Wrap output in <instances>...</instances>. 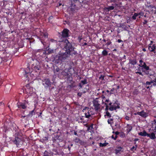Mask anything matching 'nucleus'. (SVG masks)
<instances>
[{
	"instance_id": "54",
	"label": "nucleus",
	"mask_w": 156,
	"mask_h": 156,
	"mask_svg": "<svg viewBox=\"0 0 156 156\" xmlns=\"http://www.w3.org/2000/svg\"><path fill=\"white\" fill-rule=\"evenodd\" d=\"M142 50L143 51H146V49L145 48H143V49H142Z\"/></svg>"
},
{
	"instance_id": "30",
	"label": "nucleus",
	"mask_w": 156,
	"mask_h": 156,
	"mask_svg": "<svg viewBox=\"0 0 156 156\" xmlns=\"http://www.w3.org/2000/svg\"><path fill=\"white\" fill-rule=\"evenodd\" d=\"M81 83L83 85L86 84L87 83V80L86 79H84L83 80L81 81Z\"/></svg>"
},
{
	"instance_id": "11",
	"label": "nucleus",
	"mask_w": 156,
	"mask_h": 156,
	"mask_svg": "<svg viewBox=\"0 0 156 156\" xmlns=\"http://www.w3.org/2000/svg\"><path fill=\"white\" fill-rule=\"evenodd\" d=\"M101 101L102 103H105V105H108V104L109 105H112V103L110 102L109 100L108 99H106L105 97L103 98V99H102Z\"/></svg>"
},
{
	"instance_id": "28",
	"label": "nucleus",
	"mask_w": 156,
	"mask_h": 156,
	"mask_svg": "<svg viewBox=\"0 0 156 156\" xmlns=\"http://www.w3.org/2000/svg\"><path fill=\"white\" fill-rule=\"evenodd\" d=\"M102 53L103 55L106 56L108 54V52L106 50H104L102 51Z\"/></svg>"
},
{
	"instance_id": "31",
	"label": "nucleus",
	"mask_w": 156,
	"mask_h": 156,
	"mask_svg": "<svg viewBox=\"0 0 156 156\" xmlns=\"http://www.w3.org/2000/svg\"><path fill=\"white\" fill-rule=\"evenodd\" d=\"M140 64L139 65V66H140V67H141L142 66V65H143V64L144 65V63H146L145 62H144L143 61L140 60Z\"/></svg>"
},
{
	"instance_id": "47",
	"label": "nucleus",
	"mask_w": 156,
	"mask_h": 156,
	"mask_svg": "<svg viewBox=\"0 0 156 156\" xmlns=\"http://www.w3.org/2000/svg\"><path fill=\"white\" fill-rule=\"evenodd\" d=\"M117 41L119 43H120L121 42H122V41L120 39H118Z\"/></svg>"
},
{
	"instance_id": "3",
	"label": "nucleus",
	"mask_w": 156,
	"mask_h": 156,
	"mask_svg": "<svg viewBox=\"0 0 156 156\" xmlns=\"http://www.w3.org/2000/svg\"><path fill=\"white\" fill-rule=\"evenodd\" d=\"M92 111V109L89 108L85 107V109H83V112L84 113L85 118H90L91 116L94 114Z\"/></svg>"
},
{
	"instance_id": "7",
	"label": "nucleus",
	"mask_w": 156,
	"mask_h": 156,
	"mask_svg": "<svg viewBox=\"0 0 156 156\" xmlns=\"http://www.w3.org/2000/svg\"><path fill=\"white\" fill-rule=\"evenodd\" d=\"M36 63H37L35 65L34 64L32 65L31 68L32 69L37 71V70H39L40 68V66L39 65V62L37 60L35 61Z\"/></svg>"
},
{
	"instance_id": "36",
	"label": "nucleus",
	"mask_w": 156,
	"mask_h": 156,
	"mask_svg": "<svg viewBox=\"0 0 156 156\" xmlns=\"http://www.w3.org/2000/svg\"><path fill=\"white\" fill-rule=\"evenodd\" d=\"M34 110H33L32 111L30 112L29 114V115H32L33 114H34Z\"/></svg>"
},
{
	"instance_id": "34",
	"label": "nucleus",
	"mask_w": 156,
	"mask_h": 156,
	"mask_svg": "<svg viewBox=\"0 0 156 156\" xmlns=\"http://www.w3.org/2000/svg\"><path fill=\"white\" fill-rule=\"evenodd\" d=\"M152 81H153V85L154 86H156V78Z\"/></svg>"
},
{
	"instance_id": "4",
	"label": "nucleus",
	"mask_w": 156,
	"mask_h": 156,
	"mask_svg": "<svg viewBox=\"0 0 156 156\" xmlns=\"http://www.w3.org/2000/svg\"><path fill=\"white\" fill-rule=\"evenodd\" d=\"M149 68L148 66H147L146 63H144L143 65H142L141 67V70L142 72H144L146 74H149Z\"/></svg>"
},
{
	"instance_id": "35",
	"label": "nucleus",
	"mask_w": 156,
	"mask_h": 156,
	"mask_svg": "<svg viewBox=\"0 0 156 156\" xmlns=\"http://www.w3.org/2000/svg\"><path fill=\"white\" fill-rule=\"evenodd\" d=\"M132 128L131 126H129V127L128 128V129H127V131L128 132H130L132 130Z\"/></svg>"
},
{
	"instance_id": "59",
	"label": "nucleus",
	"mask_w": 156,
	"mask_h": 156,
	"mask_svg": "<svg viewBox=\"0 0 156 156\" xmlns=\"http://www.w3.org/2000/svg\"><path fill=\"white\" fill-rule=\"evenodd\" d=\"M103 41H104V42H106V40H105V39H104V40H103Z\"/></svg>"
},
{
	"instance_id": "18",
	"label": "nucleus",
	"mask_w": 156,
	"mask_h": 156,
	"mask_svg": "<svg viewBox=\"0 0 156 156\" xmlns=\"http://www.w3.org/2000/svg\"><path fill=\"white\" fill-rule=\"evenodd\" d=\"M138 135L142 136H147L148 133L145 130H143V132L138 133Z\"/></svg>"
},
{
	"instance_id": "62",
	"label": "nucleus",
	"mask_w": 156,
	"mask_h": 156,
	"mask_svg": "<svg viewBox=\"0 0 156 156\" xmlns=\"http://www.w3.org/2000/svg\"><path fill=\"white\" fill-rule=\"evenodd\" d=\"M119 86H118L117 87V88H118V89H119Z\"/></svg>"
},
{
	"instance_id": "56",
	"label": "nucleus",
	"mask_w": 156,
	"mask_h": 156,
	"mask_svg": "<svg viewBox=\"0 0 156 156\" xmlns=\"http://www.w3.org/2000/svg\"><path fill=\"white\" fill-rule=\"evenodd\" d=\"M1 105H2L3 106L4 105V103L2 102L0 103V106H1Z\"/></svg>"
},
{
	"instance_id": "5",
	"label": "nucleus",
	"mask_w": 156,
	"mask_h": 156,
	"mask_svg": "<svg viewBox=\"0 0 156 156\" xmlns=\"http://www.w3.org/2000/svg\"><path fill=\"white\" fill-rule=\"evenodd\" d=\"M42 82L43 85L46 88L50 87L51 84V83L48 79H46L43 80H42Z\"/></svg>"
},
{
	"instance_id": "52",
	"label": "nucleus",
	"mask_w": 156,
	"mask_h": 156,
	"mask_svg": "<svg viewBox=\"0 0 156 156\" xmlns=\"http://www.w3.org/2000/svg\"><path fill=\"white\" fill-rule=\"evenodd\" d=\"M79 87H80V88H82V85L81 84V83H80L79 84Z\"/></svg>"
},
{
	"instance_id": "49",
	"label": "nucleus",
	"mask_w": 156,
	"mask_h": 156,
	"mask_svg": "<svg viewBox=\"0 0 156 156\" xmlns=\"http://www.w3.org/2000/svg\"><path fill=\"white\" fill-rule=\"evenodd\" d=\"M50 41L51 42H55V41H55L53 39H51L50 40Z\"/></svg>"
},
{
	"instance_id": "6",
	"label": "nucleus",
	"mask_w": 156,
	"mask_h": 156,
	"mask_svg": "<svg viewBox=\"0 0 156 156\" xmlns=\"http://www.w3.org/2000/svg\"><path fill=\"white\" fill-rule=\"evenodd\" d=\"M27 93L30 94L31 95L34 92V89L32 87H30L29 85L26 86V88L25 89Z\"/></svg>"
},
{
	"instance_id": "39",
	"label": "nucleus",
	"mask_w": 156,
	"mask_h": 156,
	"mask_svg": "<svg viewBox=\"0 0 156 156\" xmlns=\"http://www.w3.org/2000/svg\"><path fill=\"white\" fill-rule=\"evenodd\" d=\"M106 108H105V110L106 111H108V105H106Z\"/></svg>"
},
{
	"instance_id": "27",
	"label": "nucleus",
	"mask_w": 156,
	"mask_h": 156,
	"mask_svg": "<svg viewBox=\"0 0 156 156\" xmlns=\"http://www.w3.org/2000/svg\"><path fill=\"white\" fill-rule=\"evenodd\" d=\"M68 70L67 69H66L64 70V71L62 72V74L64 75H66L68 74Z\"/></svg>"
},
{
	"instance_id": "53",
	"label": "nucleus",
	"mask_w": 156,
	"mask_h": 156,
	"mask_svg": "<svg viewBox=\"0 0 156 156\" xmlns=\"http://www.w3.org/2000/svg\"><path fill=\"white\" fill-rule=\"evenodd\" d=\"M154 124H156V120L154 119Z\"/></svg>"
},
{
	"instance_id": "25",
	"label": "nucleus",
	"mask_w": 156,
	"mask_h": 156,
	"mask_svg": "<svg viewBox=\"0 0 156 156\" xmlns=\"http://www.w3.org/2000/svg\"><path fill=\"white\" fill-rule=\"evenodd\" d=\"M122 148L120 147H118L117 149H115V153L116 154H118V153H119L120 151H121L122 150Z\"/></svg>"
},
{
	"instance_id": "44",
	"label": "nucleus",
	"mask_w": 156,
	"mask_h": 156,
	"mask_svg": "<svg viewBox=\"0 0 156 156\" xmlns=\"http://www.w3.org/2000/svg\"><path fill=\"white\" fill-rule=\"evenodd\" d=\"M136 73H138L140 75H142V76H143V75L142 73L140 72H136Z\"/></svg>"
},
{
	"instance_id": "38",
	"label": "nucleus",
	"mask_w": 156,
	"mask_h": 156,
	"mask_svg": "<svg viewBox=\"0 0 156 156\" xmlns=\"http://www.w3.org/2000/svg\"><path fill=\"white\" fill-rule=\"evenodd\" d=\"M138 15H140V16H142L144 15V13L143 12H140L139 13H138Z\"/></svg>"
},
{
	"instance_id": "42",
	"label": "nucleus",
	"mask_w": 156,
	"mask_h": 156,
	"mask_svg": "<svg viewBox=\"0 0 156 156\" xmlns=\"http://www.w3.org/2000/svg\"><path fill=\"white\" fill-rule=\"evenodd\" d=\"M147 22V21L146 20H144V22L143 23V24H146Z\"/></svg>"
},
{
	"instance_id": "12",
	"label": "nucleus",
	"mask_w": 156,
	"mask_h": 156,
	"mask_svg": "<svg viewBox=\"0 0 156 156\" xmlns=\"http://www.w3.org/2000/svg\"><path fill=\"white\" fill-rule=\"evenodd\" d=\"M41 36L40 38H41V43L44 44L43 42L42 41V40L43 39L44 40V39L45 38L46 39L48 37V35L47 34L44 33H41Z\"/></svg>"
},
{
	"instance_id": "22",
	"label": "nucleus",
	"mask_w": 156,
	"mask_h": 156,
	"mask_svg": "<svg viewBox=\"0 0 156 156\" xmlns=\"http://www.w3.org/2000/svg\"><path fill=\"white\" fill-rule=\"evenodd\" d=\"M99 146L100 147H104L106 146L108 144V143L106 142V141H105V143H100L99 144Z\"/></svg>"
},
{
	"instance_id": "48",
	"label": "nucleus",
	"mask_w": 156,
	"mask_h": 156,
	"mask_svg": "<svg viewBox=\"0 0 156 156\" xmlns=\"http://www.w3.org/2000/svg\"><path fill=\"white\" fill-rule=\"evenodd\" d=\"M153 131H154V132H156V126H155L154 127V129L153 130Z\"/></svg>"
},
{
	"instance_id": "26",
	"label": "nucleus",
	"mask_w": 156,
	"mask_h": 156,
	"mask_svg": "<svg viewBox=\"0 0 156 156\" xmlns=\"http://www.w3.org/2000/svg\"><path fill=\"white\" fill-rule=\"evenodd\" d=\"M137 144H136L135 146H133L131 149L130 150L131 151H135L136 150L137 148Z\"/></svg>"
},
{
	"instance_id": "2",
	"label": "nucleus",
	"mask_w": 156,
	"mask_h": 156,
	"mask_svg": "<svg viewBox=\"0 0 156 156\" xmlns=\"http://www.w3.org/2000/svg\"><path fill=\"white\" fill-rule=\"evenodd\" d=\"M101 98H96L93 101V106L95 111H98L101 109L100 102H101Z\"/></svg>"
},
{
	"instance_id": "40",
	"label": "nucleus",
	"mask_w": 156,
	"mask_h": 156,
	"mask_svg": "<svg viewBox=\"0 0 156 156\" xmlns=\"http://www.w3.org/2000/svg\"><path fill=\"white\" fill-rule=\"evenodd\" d=\"M117 137V136L116 135L115 136V137H114L113 135H112V139H114V140H116V139Z\"/></svg>"
},
{
	"instance_id": "43",
	"label": "nucleus",
	"mask_w": 156,
	"mask_h": 156,
	"mask_svg": "<svg viewBox=\"0 0 156 156\" xmlns=\"http://www.w3.org/2000/svg\"><path fill=\"white\" fill-rule=\"evenodd\" d=\"M125 118L127 120H128L129 119V117L128 116H126Z\"/></svg>"
},
{
	"instance_id": "16",
	"label": "nucleus",
	"mask_w": 156,
	"mask_h": 156,
	"mask_svg": "<svg viewBox=\"0 0 156 156\" xmlns=\"http://www.w3.org/2000/svg\"><path fill=\"white\" fill-rule=\"evenodd\" d=\"M17 106L18 108H21L23 109H25L27 106L24 103H18Z\"/></svg>"
},
{
	"instance_id": "17",
	"label": "nucleus",
	"mask_w": 156,
	"mask_h": 156,
	"mask_svg": "<svg viewBox=\"0 0 156 156\" xmlns=\"http://www.w3.org/2000/svg\"><path fill=\"white\" fill-rule=\"evenodd\" d=\"M147 136L152 140H154L156 138L155 134L154 132H152L151 133H148Z\"/></svg>"
},
{
	"instance_id": "23",
	"label": "nucleus",
	"mask_w": 156,
	"mask_h": 156,
	"mask_svg": "<svg viewBox=\"0 0 156 156\" xmlns=\"http://www.w3.org/2000/svg\"><path fill=\"white\" fill-rule=\"evenodd\" d=\"M51 155L50 152V151H45L44 153L43 156H49Z\"/></svg>"
},
{
	"instance_id": "8",
	"label": "nucleus",
	"mask_w": 156,
	"mask_h": 156,
	"mask_svg": "<svg viewBox=\"0 0 156 156\" xmlns=\"http://www.w3.org/2000/svg\"><path fill=\"white\" fill-rule=\"evenodd\" d=\"M110 107L109 108V109L111 111L114 110H116L117 108H119V105L116 103H114L113 105H110Z\"/></svg>"
},
{
	"instance_id": "60",
	"label": "nucleus",
	"mask_w": 156,
	"mask_h": 156,
	"mask_svg": "<svg viewBox=\"0 0 156 156\" xmlns=\"http://www.w3.org/2000/svg\"><path fill=\"white\" fill-rule=\"evenodd\" d=\"M84 45H87V43H84Z\"/></svg>"
},
{
	"instance_id": "14",
	"label": "nucleus",
	"mask_w": 156,
	"mask_h": 156,
	"mask_svg": "<svg viewBox=\"0 0 156 156\" xmlns=\"http://www.w3.org/2000/svg\"><path fill=\"white\" fill-rule=\"evenodd\" d=\"M151 83H153L152 80L150 82H146L145 84L146 88L147 89H150L151 87H152V85L151 84Z\"/></svg>"
},
{
	"instance_id": "33",
	"label": "nucleus",
	"mask_w": 156,
	"mask_h": 156,
	"mask_svg": "<svg viewBox=\"0 0 156 156\" xmlns=\"http://www.w3.org/2000/svg\"><path fill=\"white\" fill-rule=\"evenodd\" d=\"M113 120V119H108V123L109 124H111Z\"/></svg>"
},
{
	"instance_id": "41",
	"label": "nucleus",
	"mask_w": 156,
	"mask_h": 156,
	"mask_svg": "<svg viewBox=\"0 0 156 156\" xmlns=\"http://www.w3.org/2000/svg\"><path fill=\"white\" fill-rule=\"evenodd\" d=\"M111 43H112V42L111 41H109L108 42H107L106 43V45L108 46L110 44H111Z\"/></svg>"
},
{
	"instance_id": "1",
	"label": "nucleus",
	"mask_w": 156,
	"mask_h": 156,
	"mask_svg": "<svg viewBox=\"0 0 156 156\" xmlns=\"http://www.w3.org/2000/svg\"><path fill=\"white\" fill-rule=\"evenodd\" d=\"M60 45L61 48L66 49L65 52H60L55 58L56 64H61L64 60L66 59L69 55L74 53V48L72 47L71 44L67 40H65L60 42Z\"/></svg>"
},
{
	"instance_id": "61",
	"label": "nucleus",
	"mask_w": 156,
	"mask_h": 156,
	"mask_svg": "<svg viewBox=\"0 0 156 156\" xmlns=\"http://www.w3.org/2000/svg\"><path fill=\"white\" fill-rule=\"evenodd\" d=\"M94 144V142H93L92 143V144Z\"/></svg>"
},
{
	"instance_id": "9",
	"label": "nucleus",
	"mask_w": 156,
	"mask_h": 156,
	"mask_svg": "<svg viewBox=\"0 0 156 156\" xmlns=\"http://www.w3.org/2000/svg\"><path fill=\"white\" fill-rule=\"evenodd\" d=\"M137 114L144 118H146L148 116V113L144 112V111L140 112H137Z\"/></svg>"
},
{
	"instance_id": "55",
	"label": "nucleus",
	"mask_w": 156,
	"mask_h": 156,
	"mask_svg": "<svg viewBox=\"0 0 156 156\" xmlns=\"http://www.w3.org/2000/svg\"><path fill=\"white\" fill-rule=\"evenodd\" d=\"M115 134H116V135H118L119 134V133L118 132H115Z\"/></svg>"
},
{
	"instance_id": "57",
	"label": "nucleus",
	"mask_w": 156,
	"mask_h": 156,
	"mask_svg": "<svg viewBox=\"0 0 156 156\" xmlns=\"http://www.w3.org/2000/svg\"><path fill=\"white\" fill-rule=\"evenodd\" d=\"M74 134L75 135H77V133L76 132H74Z\"/></svg>"
},
{
	"instance_id": "15",
	"label": "nucleus",
	"mask_w": 156,
	"mask_h": 156,
	"mask_svg": "<svg viewBox=\"0 0 156 156\" xmlns=\"http://www.w3.org/2000/svg\"><path fill=\"white\" fill-rule=\"evenodd\" d=\"M148 49L151 52H154L156 48V46L154 44L152 45H148Z\"/></svg>"
},
{
	"instance_id": "45",
	"label": "nucleus",
	"mask_w": 156,
	"mask_h": 156,
	"mask_svg": "<svg viewBox=\"0 0 156 156\" xmlns=\"http://www.w3.org/2000/svg\"><path fill=\"white\" fill-rule=\"evenodd\" d=\"M82 94V93L81 92H79L78 93L77 95L78 96L81 97Z\"/></svg>"
},
{
	"instance_id": "20",
	"label": "nucleus",
	"mask_w": 156,
	"mask_h": 156,
	"mask_svg": "<svg viewBox=\"0 0 156 156\" xmlns=\"http://www.w3.org/2000/svg\"><path fill=\"white\" fill-rule=\"evenodd\" d=\"M75 6L72 5L69 8V10H71L72 12H74L75 11Z\"/></svg>"
},
{
	"instance_id": "37",
	"label": "nucleus",
	"mask_w": 156,
	"mask_h": 156,
	"mask_svg": "<svg viewBox=\"0 0 156 156\" xmlns=\"http://www.w3.org/2000/svg\"><path fill=\"white\" fill-rule=\"evenodd\" d=\"M104 76H102V75H101L100 77H99V79L101 80H104Z\"/></svg>"
},
{
	"instance_id": "50",
	"label": "nucleus",
	"mask_w": 156,
	"mask_h": 156,
	"mask_svg": "<svg viewBox=\"0 0 156 156\" xmlns=\"http://www.w3.org/2000/svg\"><path fill=\"white\" fill-rule=\"evenodd\" d=\"M79 140L78 139L76 138L75 140V142H78Z\"/></svg>"
},
{
	"instance_id": "46",
	"label": "nucleus",
	"mask_w": 156,
	"mask_h": 156,
	"mask_svg": "<svg viewBox=\"0 0 156 156\" xmlns=\"http://www.w3.org/2000/svg\"><path fill=\"white\" fill-rule=\"evenodd\" d=\"M153 42L152 41H151L150 43L148 45H153L152 44Z\"/></svg>"
},
{
	"instance_id": "58",
	"label": "nucleus",
	"mask_w": 156,
	"mask_h": 156,
	"mask_svg": "<svg viewBox=\"0 0 156 156\" xmlns=\"http://www.w3.org/2000/svg\"><path fill=\"white\" fill-rule=\"evenodd\" d=\"M113 51H117V49H114L113 50Z\"/></svg>"
},
{
	"instance_id": "19",
	"label": "nucleus",
	"mask_w": 156,
	"mask_h": 156,
	"mask_svg": "<svg viewBox=\"0 0 156 156\" xmlns=\"http://www.w3.org/2000/svg\"><path fill=\"white\" fill-rule=\"evenodd\" d=\"M114 7L113 6H110L108 7L105 8L104 9L105 10L109 11L111 10H113L114 9Z\"/></svg>"
},
{
	"instance_id": "32",
	"label": "nucleus",
	"mask_w": 156,
	"mask_h": 156,
	"mask_svg": "<svg viewBox=\"0 0 156 156\" xmlns=\"http://www.w3.org/2000/svg\"><path fill=\"white\" fill-rule=\"evenodd\" d=\"M133 93L134 95L137 94L138 93V90L137 89H135L133 91Z\"/></svg>"
},
{
	"instance_id": "13",
	"label": "nucleus",
	"mask_w": 156,
	"mask_h": 156,
	"mask_svg": "<svg viewBox=\"0 0 156 156\" xmlns=\"http://www.w3.org/2000/svg\"><path fill=\"white\" fill-rule=\"evenodd\" d=\"M69 30L67 29H64L62 32V36L63 37H66L68 36Z\"/></svg>"
},
{
	"instance_id": "51",
	"label": "nucleus",
	"mask_w": 156,
	"mask_h": 156,
	"mask_svg": "<svg viewBox=\"0 0 156 156\" xmlns=\"http://www.w3.org/2000/svg\"><path fill=\"white\" fill-rule=\"evenodd\" d=\"M138 140H139L138 139V138H135L134 140V141L136 142V141Z\"/></svg>"
},
{
	"instance_id": "64",
	"label": "nucleus",
	"mask_w": 156,
	"mask_h": 156,
	"mask_svg": "<svg viewBox=\"0 0 156 156\" xmlns=\"http://www.w3.org/2000/svg\"><path fill=\"white\" fill-rule=\"evenodd\" d=\"M61 5V4H59V5L60 6Z\"/></svg>"
},
{
	"instance_id": "24",
	"label": "nucleus",
	"mask_w": 156,
	"mask_h": 156,
	"mask_svg": "<svg viewBox=\"0 0 156 156\" xmlns=\"http://www.w3.org/2000/svg\"><path fill=\"white\" fill-rule=\"evenodd\" d=\"M111 114L108 112V111H106V112L105 114V118H109L111 117Z\"/></svg>"
},
{
	"instance_id": "63",
	"label": "nucleus",
	"mask_w": 156,
	"mask_h": 156,
	"mask_svg": "<svg viewBox=\"0 0 156 156\" xmlns=\"http://www.w3.org/2000/svg\"><path fill=\"white\" fill-rule=\"evenodd\" d=\"M45 139H46V140H48V138H47L46 137H45Z\"/></svg>"
},
{
	"instance_id": "10",
	"label": "nucleus",
	"mask_w": 156,
	"mask_h": 156,
	"mask_svg": "<svg viewBox=\"0 0 156 156\" xmlns=\"http://www.w3.org/2000/svg\"><path fill=\"white\" fill-rule=\"evenodd\" d=\"M13 142L16 144L17 147L20 144L21 142V139L18 137H16L15 140H13Z\"/></svg>"
},
{
	"instance_id": "29",
	"label": "nucleus",
	"mask_w": 156,
	"mask_h": 156,
	"mask_svg": "<svg viewBox=\"0 0 156 156\" xmlns=\"http://www.w3.org/2000/svg\"><path fill=\"white\" fill-rule=\"evenodd\" d=\"M138 15V14L136 13H135L134 15L132 16V18L133 20H135L136 17Z\"/></svg>"
},
{
	"instance_id": "21",
	"label": "nucleus",
	"mask_w": 156,
	"mask_h": 156,
	"mask_svg": "<svg viewBox=\"0 0 156 156\" xmlns=\"http://www.w3.org/2000/svg\"><path fill=\"white\" fill-rule=\"evenodd\" d=\"M129 63L131 64L132 65H134L136 64V62L135 59H130L129 60Z\"/></svg>"
}]
</instances>
